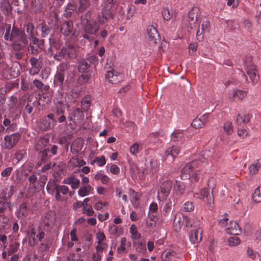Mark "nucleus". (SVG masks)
I'll return each mask as SVG.
<instances>
[{
	"instance_id": "nucleus-1",
	"label": "nucleus",
	"mask_w": 261,
	"mask_h": 261,
	"mask_svg": "<svg viewBox=\"0 0 261 261\" xmlns=\"http://www.w3.org/2000/svg\"><path fill=\"white\" fill-rule=\"evenodd\" d=\"M221 227L225 228L226 232L229 234L236 236L241 232V228L238 223L229 221L227 218H224L219 221Z\"/></svg>"
},
{
	"instance_id": "nucleus-2",
	"label": "nucleus",
	"mask_w": 261,
	"mask_h": 261,
	"mask_svg": "<svg viewBox=\"0 0 261 261\" xmlns=\"http://www.w3.org/2000/svg\"><path fill=\"white\" fill-rule=\"evenodd\" d=\"M45 236L44 232L40 227L33 228L28 233V243L31 246H35L41 241Z\"/></svg>"
},
{
	"instance_id": "nucleus-3",
	"label": "nucleus",
	"mask_w": 261,
	"mask_h": 261,
	"mask_svg": "<svg viewBox=\"0 0 261 261\" xmlns=\"http://www.w3.org/2000/svg\"><path fill=\"white\" fill-rule=\"evenodd\" d=\"M172 181L167 180L163 182L158 191V198L160 201H164L168 197L172 187Z\"/></svg>"
},
{
	"instance_id": "nucleus-4",
	"label": "nucleus",
	"mask_w": 261,
	"mask_h": 261,
	"mask_svg": "<svg viewBox=\"0 0 261 261\" xmlns=\"http://www.w3.org/2000/svg\"><path fill=\"white\" fill-rule=\"evenodd\" d=\"M194 197L196 198L205 200L207 206L210 208L214 207V198L213 194H210L206 188L201 189L198 192L194 194Z\"/></svg>"
},
{
	"instance_id": "nucleus-5",
	"label": "nucleus",
	"mask_w": 261,
	"mask_h": 261,
	"mask_svg": "<svg viewBox=\"0 0 261 261\" xmlns=\"http://www.w3.org/2000/svg\"><path fill=\"white\" fill-rule=\"evenodd\" d=\"M201 163L198 161H193L186 164L183 168L181 173V178L182 179L190 178L193 171L197 168L198 165Z\"/></svg>"
},
{
	"instance_id": "nucleus-6",
	"label": "nucleus",
	"mask_w": 261,
	"mask_h": 261,
	"mask_svg": "<svg viewBox=\"0 0 261 261\" xmlns=\"http://www.w3.org/2000/svg\"><path fill=\"white\" fill-rule=\"evenodd\" d=\"M180 151L179 147L177 146L173 145L168 147L165 152L164 161L167 163H172Z\"/></svg>"
},
{
	"instance_id": "nucleus-7",
	"label": "nucleus",
	"mask_w": 261,
	"mask_h": 261,
	"mask_svg": "<svg viewBox=\"0 0 261 261\" xmlns=\"http://www.w3.org/2000/svg\"><path fill=\"white\" fill-rule=\"evenodd\" d=\"M200 15V11L199 8L197 7H193L188 13V21L189 23L187 24V27L192 29L195 26V24Z\"/></svg>"
},
{
	"instance_id": "nucleus-8",
	"label": "nucleus",
	"mask_w": 261,
	"mask_h": 261,
	"mask_svg": "<svg viewBox=\"0 0 261 261\" xmlns=\"http://www.w3.org/2000/svg\"><path fill=\"white\" fill-rule=\"evenodd\" d=\"M249 79L252 85H255L259 81L258 71L254 65H251L246 69Z\"/></svg>"
},
{
	"instance_id": "nucleus-9",
	"label": "nucleus",
	"mask_w": 261,
	"mask_h": 261,
	"mask_svg": "<svg viewBox=\"0 0 261 261\" xmlns=\"http://www.w3.org/2000/svg\"><path fill=\"white\" fill-rule=\"evenodd\" d=\"M20 138L19 135L13 134L10 136H6L4 138V145L6 148L11 149L18 142Z\"/></svg>"
},
{
	"instance_id": "nucleus-10",
	"label": "nucleus",
	"mask_w": 261,
	"mask_h": 261,
	"mask_svg": "<svg viewBox=\"0 0 261 261\" xmlns=\"http://www.w3.org/2000/svg\"><path fill=\"white\" fill-rule=\"evenodd\" d=\"M148 42L150 44H155L159 39L157 30L152 25L148 26L147 29Z\"/></svg>"
},
{
	"instance_id": "nucleus-11",
	"label": "nucleus",
	"mask_w": 261,
	"mask_h": 261,
	"mask_svg": "<svg viewBox=\"0 0 261 261\" xmlns=\"http://www.w3.org/2000/svg\"><path fill=\"white\" fill-rule=\"evenodd\" d=\"M202 229L198 227L191 231L189 235L190 241L193 244L199 242L202 239Z\"/></svg>"
},
{
	"instance_id": "nucleus-12",
	"label": "nucleus",
	"mask_w": 261,
	"mask_h": 261,
	"mask_svg": "<svg viewBox=\"0 0 261 261\" xmlns=\"http://www.w3.org/2000/svg\"><path fill=\"white\" fill-rule=\"evenodd\" d=\"M210 24V22L208 19L204 17L201 24V30H198L197 32V38L198 39L200 40L203 38V33L209 31Z\"/></svg>"
},
{
	"instance_id": "nucleus-13",
	"label": "nucleus",
	"mask_w": 261,
	"mask_h": 261,
	"mask_svg": "<svg viewBox=\"0 0 261 261\" xmlns=\"http://www.w3.org/2000/svg\"><path fill=\"white\" fill-rule=\"evenodd\" d=\"M133 245L137 252L144 254L146 252V244L144 239L133 241Z\"/></svg>"
},
{
	"instance_id": "nucleus-14",
	"label": "nucleus",
	"mask_w": 261,
	"mask_h": 261,
	"mask_svg": "<svg viewBox=\"0 0 261 261\" xmlns=\"http://www.w3.org/2000/svg\"><path fill=\"white\" fill-rule=\"evenodd\" d=\"M63 183L65 184L70 185L72 189H76L79 187L80 181L74 175H71L65 178L63 180Z\"/></svg>"
},
{
	"instance_id": "nucleus-15",
	"label": "nucleus",
	"mask_w": 261,
	"mask_h": 261,
	"mask_svg": "<svg viewBox=\"0 0 261 261\" xmlns=\"http://www.w3.org/2000/svg\"><path fill=\"white\" fill-rule=\"evenodd\" d=\"M28 43L25 35L22 33L17 39V41L13 43V48L15 49H21Z\"/></svg>"
},
{
	"instance_id": "nucleus-16",
	"label": "nucleus",
	"mask_w": 261,
	"mask_h": 261,
	"mask_svg": "<svg viewBox=\"0 0 261 261\" xmlns=\"http://www.w3.org/2000/svg\"><path fill=\"white\" fill-rule=\"evenodd\" d=\"M119 76H120V75L117 74V73L113 69L108 71L106 74V77L108 82L112 84H116L119 82L120 78H119Z\"/></svg>"
},
{
	"instance_id": "nucleus-17",
	"label": "nucleus",
	"mask_w": 261,
	"mask_h": 261,
	"mask_svg": "<svg viewBox=\"0 0 261 261\" xmlns=\"http://www.w3.org/2000/svg\"><path fill=\"white\" fill-rule=\"evenodd\" d=\"M99 30V26L97 24L95 23L93 25L91 23L87 24L85 29V31L86 33L90 34H95L98 30ZM84 38H86L87 39H90L89 36L85 34L83 35Z\"/></svg>"
},
{
	"instance_id": "nucleus-18",
	"label": "nucleus",
	"mask_w": 261,
	"mask_h": 261,
	"mask_svg": "<svg viewBox=\"0 0 261 261\" xmlns=\"http://www.w3.org/2000/svg\"><path fill=\"white\" fill-rule=\"evenodd\" d=\"M147 173H154L157 171L159 167L158 162L155 159H151L146 164Z\"/></svg>"
},
{
	"instance_id": "nucleus-19",
	"label": "nucleus",
	"mask_w": 261,
	"mask_h": 261,
	"mask_svg": "<svg viewBox=\"0 0 261 261\" xmlns=\"http://www.w3.org/2000/svg\"><path fill=\"white\" fill-rule=\"evenodd\" d=\"M93 190V188L89 185L83 186L79 189L77 194L80 197H84L92 194Z\"/></svg>"
},
{
	"instance_id": "nucleus-20",
	"label": "nucleus",
	"mask_w": 261,
	"mask_h": 261,
	"mask_svg": "<svg viewBox=\"0 0 261 261\" xmlns=\"http://www.w3.org/2000/svg\"><path fill=\"white\" fill-rule=\"evenodd\" d=\"M228 97L233 100L242 99L244 97V92L240 90L230 91L228 94Z\"/></svg>"
},
{
	"instance_id": "nucleus-21",
	"label": "nucleus",
	"mask_w": 261,
	"mask_h": 261,
	"mask_svg": "<svg viewBox=\"0 0 261 261\" xmlns=\"http://www.w3.org/2000/svg\"><path fill=\"white\" fill-rule=\"evenodd\" d=\"M24 29L29 35V38L32 39L33 43L35 44L36 42L38 41V39L34 37L36 32L34 26L32 24L29 23L24 26Z\"/></svg>"
},
{
	"instance_id": "nucleus-22",
	"label": "nucleus",
	"mask_w": 261,
	"mask_h": 261,
	"mask_svg": "<svg viewBox=\"0 0 261 261\" xmlns=\"http://www.w3.org/2000/svg\"><path fill=\"white\" fill-rule=\"evenodd\" d=\"M49 143V139L47 138H42L37 143L35 148L40 151H44L46 150V147Z\"/></svg>"
},
{
	"instance_id": "nucleus-23",
	"label": "nucleus",
	"mask_w": 261,
	"mask_h": 261,
	"mask_svg": "<svg viewBox=\"0 0 261 261\" xmlns=\"http://www.w3.org/2000/svg\"><path fill=\"white\" fill-rule=\"evenodd\" d=\"M73 28L72 23L68 21L63 23L61 27V31L65 36H68L71 32Z\"/></svg>"
},
{
	"instance_id": "nucleus-24",
	"label": "nucleus",
	"mask_w": 261,
	"mask_h": 261,
	"mask_svg": "<svg viewBox=\"0 0 261 261\" xmlns=\"http://www.w3.org/2000/svg\"><path fill=\"white\" fill-rule=\"evenodd\" d=\"M109 232L115 236H120L123 233V228L121 226L112 224L109 227Z\"/></svg>"
},
{
	"instance_id": "nucleus-25",
	"label": "nucleus",
	"mask_w": 261,
	"mask_h": 261,
	"mask_svg": "<svg viewBox=\"0 0 261 261\" xmlns=\"http://www.w3.org/2000/svg\"><path fill=\"white\" fill-rule=\"evenodd\" d=\"M55 216L52 213L46 215L43 220L44 225L49 227H52L55 225Z\"/></svg>"
},
{
	"instance_id": "nucleus-26",
	"label": "nucleus",
	"mask_w": 261,
	"mask_h": 261,
	"mask_svg": "<svg viewBox=\"0 0 261 261\" xmlns=\"http://www.w3.org/2000/svg\"><path fill=\"white\" fill-rule=\"evenodd\" d=\"M185 187L183 183L176 181V184L173 188L174 194L176 196H181L185 192Z\"/></svg>"
},
{
	"instance_id": "nucleus-27",
	"label": "nucleus",
	"mask_w": 261,
	"mask_h": 261,
	"mask_svg": "<svg viewBox=\"0 0 261 261\" xmlns=\"http://www.w3.org/2000/svg\"><path fill=\"white\" fill-rule=\"evenodd\" d=\"M129 232L133 241L142 239L141 234L138 231L137 228L135 224H133L129 228Z\"/></svg>"
},
{
	"instance_id": "nucleus-28",
	"label": "nucleus",
	"mask_w": 261,
	"mask_h": 261,
	"mask_svg": "<svg viewBox=\"0 0 261 261\" xmlns=\"http://www.w3.org/2000/svg\"><path fill=\"white\" fill-rule=\"evenodd\" d=\"M94 179L96 180H100L102 184L107 185L110 181V178L107 175L101 171L97 172L94 175Z\"/></svg>"
},
{
	"instance_id": "nucleus-29",
	"label": "nucleus",
	"mask_w": 261,
	"mask_h": 261,
	"mask_svg": "<svg viewBox=\"0 0 261 261\" xmlns=\"http://www.w3.org/2000/svg\"><path fill=\"white\" fill-rule=\"evenodd\" d=\"M162 15L164 19L169 21L173 17L174 13L172 9L169 8H164L162 11Z\"/></svg>"
},
{
	"instance_id": "nucleus-30",
	"label": "nucleus",
	"mask_w": 261,
	"mask_h": 261,
	"mask_svg": "<svg viewBox=\"0 0 261 261\" xmlns=\"http://www.w3.org/2000/svg\"><path fill=\"white\" fill-rule=\"evenodd\" d=\"M157 216L154 215L149 214L146 219V226L148 228H152L155 227L156 221Z\"/></svg>"
},
{
	"instance_id": "nucleus-31",
	"label": "nucleus",
	"mask_w": 261,
	"mask_h": 261,
	"mask_svg": "<svg viewBox=\"0 0 261 261\" xmlns=\"http://www.w3.org/2000/svg\"><path fill=\"white\" fill-rule=\"evenodd\" d=\"M261 166V159L257 160L249 168V173L253 175L257 173Z\"/></svg>"
},
{
	"instance_id": "nucleus-32",
	"label": "nucleus",
	"mask_w": 261,
	"mask_h": 261,
	"mask_svg": "<svg viewBox=\"0 0 261 261\" xmlns=\"http://www.w3.org/2000/svg\"><path fill=\"white\" fill-rule=\"evenodd\" d=\"M67 54L69 58H74L75 56V50L73 48H63L60 53V57H63L65 56V54Z\"/></svg>"
},
{
	"instance_id": "nucleus-33",
	"label": "nucleus",
	"mask_w": 261,
	"mask_h": 261,
	"mask_svg": "<svg viewBox=\"0 0 261 261\" xmlns=\"http://www.w3.org/2000/svg\"><path fill=\"white\" fill-rule=\"evenodd\" d=\"M130 199L134 207H137L139 205V197L138 194L134 190H129Z\"/></svg>"
},
{
	"instance_id": "nucleus-34",
	"label": "nucleus",
	"mask_w": 261,
	"mask_h": 261,
	"mask_svg": "<svg viewBox=\"0 0 261 261\" xmlns=\"http://www.w3.org/2000/svg\"><path fill=\"white\" fill-rule=\"evenodd\" d=\"M184 221V215L181 213H176L173 221L174 226L179 228L182 226Z\"/></svg>"
},
{
	"instance_id": "nucleus-35",
	"label": "nucleus",
	"mask_w": 261,
	"mask_h": 261,
	"mask_svg": "<svg viewBox=\"0 0 261 261\" xmlns=\"http://www.w3.org/2000/svg\"><path fill=\"white\" fill-rule=\"evenodd\" d=\"M252 197L254 202L256 203L261 202V187H258L254 190Z\"/></svg>"
},
{
	"instance_id": "nucleus-36",
	"label": "nucleus",
	"mask_w": 261,
	"mask_h": 261,
	"mask_svg": "<svg viewBox=\"0 0 261 261\" xmlns=\"http://www.w3.org/2000/svg\"><path fill=\"white\" fill-rule=\"evenodd\" d=\"M183 137L184 134L180 130H175L171 135V140L174 142L182 141Z\"/></svg>"
},
{
	"instance_id": "nucleus-37",
	"label": "nucleus",
	"mask_w": 261,
	"mask_h": 261,
	"mask_svg": "<svg viewBox=\"0 0 261 261\" xmlns=\"http://www.w3.org/2000/svg\"><path fill=\"white\" fill-rule=\"evenodd\" d=\"M21 34L22 33L18 29L13 28L11 33V40L13 41L14 43L16 42Z\"/></svg>"
},
{
	"instance_id": "nucleus-38",
	"label": "nucleus",
	"mask_w": 261,
	"mask_h": 261,
	"mask_svg": "<svg viewBox=\"0 0 261 261\" xmlns=\"http://www.w3.org/2000/svg\"><path fill=\"white\" fill-rule=\"evenodd\" d=\"M247 255L252 260L256 259L258 256V253L257 252L253 250L249 247L247 249Z\"/></svg>"
},
{
	"instance_id": "nucleus-39",
	"label": "nucleus",
	"mask_w": 261,
	"mask_h": 261,
	"mask_svg": "<svg viewBox=\"0 0 261 261\" xmlns=\"http://www.w3.org/2000/svg\"><path fill=\"white\" fill-rule=\"evenodd\" d=\"M183 209L186 212H191L194 209V205L192 201H187L183 205Z\"/></svg>"
},
{
	"instance_id": "nucleus-40",
	"label": "nucleus",
	"mask_w": 261,
	"mask_h": 261,
	"mask_svg": "<svg viewBox=\"0 0 261 261\" xmlns=\"http://www.w3.org/2000/svg\"><path fill=\"white\" fill-rule=\"evenodd\" d=\"M228 244L230 246L238 245L240 243V240L238 237L234 236L228 239Z\"/></svg>"
},
{
	"instance_id": "nucleus-41",
	"label": "nucleus",
	"mask_w": 261,
	"mask_h": 261,
	"mask_svg": "<svg viewBox=\"0 0 261 261\" xmlns=\"http://www.w3.org/2000/svg\"><path fill=\"white\" fill-rule=\"evenodd\" d=\"M18 247L19 244L16 243L10 245L9 247L8 251V255H11L12 254L15 253L17 251Z\"/></svg>"
},
{
	"instance_id": "nucleus-42",
	"label": "nucleus",
	"mask_w": 261,
	"mask_h": 261,
	"mask_svg": "<svg viewBox=\"0 0 261 261\" xmlns=\"http://www.w3.org/2000/svg\"><path fill=\"white\" fill-rule=\"evenodd\" d=\"M191 125L195 128H200L204 126L202 122L198 118H195L193 120L191 123Z\"/></svg>"
},
{
	"instance_id": "nucleus-43",
	"label": "nucleus",
	"mask_w": 261,
	"mask_h": 261,
	"mask_svg": "<svg viewBox=\"0 0 261 261\" xmlns=\"http://www.w3.org/2000/svg\"><path fill=\"white\" fill-rule=\"evenodd\" d=\"M89 64L87 61L85 60L82 61L79 66V70L80 72H84L89 67Z\"/></svg>"
},
{
	"instance_id": "nucleus-44",
	"label": "nucleus",
	"mask_w": 261,
	"mask_h": 261,
	"mask_svg": "<svg viewBox=\"0 0 261 261\" xmlns=\"http://www.w3.org/2000/svg\"><path fill=\"white\" fill-rule=\"evenodd\" d=\"M82 213L85 214L87 216H91L94 214V211L91 205L83 207Z\"/></svg>"
},
{
	"instance_id": "nucleus-45",
	"label": "nucleus",
	"mask_w": 261,
	"mask_h": 261,
	"mask_svg": "<svg viewBox=\"0 0 261 261\" xmlns=\"http://www.w3.org/2000/svg\"><path fill=\"white\" fill-rule=\"evenodd\" d=\"M223 128L225 132L228 135L231 134L233 132L232 124L229 121L226 122L224 124Z\"/></svg>"
},
{
	"instance_id": "nucleus-46",
	"label": "nucleus",
	"mask_w": 261,
	"mask_h": 261,
	"mask_svg": "<svg viewBox=\"0 0 261 261\" xmlns=\"http://www.w3.org/2000/svg\"><path fill=\"white\" fill-rule=\"evenodd\" d=\"M172 208V202L171 201L167 202L163 207V214L165 216H167L170 212Z\"/></svg>"
},
{
	"instance_id": "nucleus-47",
	"label": "nucleus",
	"mask_w": 261,
	"mask_h": 261,
	"mask_svg": "<svg viewBox=\"0 0 261 261\" xmlns=\"http://www.w3.org/2000/svg\"><path fill=\"white\" fill-rule=\"evenodd\" d=\"M93 162H95L99 167L104 166L106 163V160L103 155H102L100 157H96L95 160H93Z\"/></svg>"
},
{
	"instance_id": "nucleus-48",
	"label": "nucleus",
	"mask_w": 261,
	"mask_h": 261,
	"mask_svg": "<svg viewBox=\"0 0 261 261\" xmlns=\"http://www.w3.org/2000/svg\"><path fill=\"white\" fill-rule=\"evenodd\" d=\"M126 239L125 238H122L120 241V245L118 247L117 250L118 251L124 252L126 250Z\"/></svg>"
},
{
	"instance_id": "nucleus-49",
	"label": "nucleus",
	"mask_w": 261,
	"mask_h": 261,
	"mask_svg": "<svg viewBox=\"0 0 261 261\" xmlns=\"http://www.w3.org/2000/svg\"><path fill=\"white\" fill-rule=\"evenodd\" d=\"M130 152L132 154H136L139 152L140 145L138 143H135L130 147Z\"/></svg>"
},
{
	"instance_id": "nucleus-50",
	"label": "nucleus",
	"mask_w": 261,
	"mask_h": 261,
	"mask_svg": "<svg viewBox=\"0 0 261 261\" xmlns=\"http://www.w3.org/2000/svg\"><path fill=\"white\" fill-rule=\"evenodd\" d=\"M108 205V203L105 202H102L101 201H98L97 202H96L94 204H93V206H94V208L96 210H97V211H100L101 210H102V208L106 205Z\"/></svg>"
},
{
	"instance_id": "nucleus-51",
	"label": "nucleus",
	"mask_w": 261,
	"mask_h": 261,
	"mask_svg": "<svg viewBox=\"0 0 261 261\" xmlns=\"http://www.w3.org/2000/svg\"><path fill=\"white\" fill-rule=\"evenodd\" d=\"M201 175V172L198 170H195L192 173V175L190 178L191 179L192 181H197L199 179V176Z\"/></svg>"
},
{
	"instance_id": "nucleus-52",
	"label": "nucleus",
	"mask_w": 261,
	"mask_h": 261,
	"mask_svg": "<svg viewBox=\"0 0 261 261\" xmlns=\"http://www.w3.org/2000/svg\"><path fill=\"white\" fill-rule=\"evenodd\" d=\"M56 188L59 190V192H61L63 195H65L68 194L69 192V188L68 187L65 185H58L56 186Z\"/></svg>"
},
{
	"instance_id": "nucleus-53",
	"label": "nucleus",
	"mask_w": 261,
	"mask_h": 261,
	"mask_svg": "<svg viewBox=\"0 0 261 261\" xmlns=\"http://www.w3.org/2000/svg\"><path fill=\"white\" fill-rule=\"evenodd\" d=\"M96 239L98 244H101L102 242L106 239V236L102 231H98L96 234Z\"/></svg>"
},
{
	"instance_id": "nucleus-54",
	"label": "nucleus",
	"mask_w": 261,
	"mask_h": 261,
	"mask_svg": "<svg viewBox=\"0 0 261 261\" xmlns=\"http://www.w3.org/2000/svg\"><path fill=\"white\" fill-rule=\"evenodd\" d=\"M110 171L113 174L118 175L120 173V168L117 165L112 164L110 166Z\"/></svg>"
},
{
	"instance_id": "nucleus-55",
	"label": "nucleus",
	"mask_w": 261,
	"mask_h": 261,
	"mask_svg": "<svg viewBox=\"0 0 261 261\" xmlns=\"http://www.w3.org/2000/svg\"><path fill=\"white\" fill-rule=\"evenodd\" d=\"M254 230V226L252 223L251 224L248 223L246 224V237L252 234Z\"/></svg>"
},
{
	"instance_id": "nucleus-56",
	"label": "nucleus",
	"mask_w": 261,
	"mask_h": 261,
	"mask_svg": "<svg viewBox=\"0 0 261 261\" xmlns=\"http://www.w3.org/2000/svg\"><path fill=\"white\" fill-rule=\"evenodd\" d=\"M55 190H56V195H55V198L58 201H63L66 200V198H65L64 197H62L61 195V192H59V190L55 187Z\"/></svg>"
},
{
	"instance_id": "nucleus-57",
	"label": "nucleus",
	"mask_w": 261,
	"mask_h": 261,
	"mask_svg": "<svg viewBox=\"0 0 261 261\" xmlns=\"http://www.w3.org/2000/svg\"><path fill=\"white\" fill-rule=\"evenodd\" d=\"M41 68V65L40 64H37V65H35L32 66V67L30 69V72L31 74L34 75L38 73Z\"/></svg>"
},
{
	"instance_id": "nucleus-58",
	"label": "nucleus",
	"mask_w": 261,
	"mask_h": 261,
	"mask_svg": "<svg viewBox=\"0 0 261 261\" xmlns=\"http://www.w3.org/2000/svg\"><path fill=\"white\" fill-rule=\"evenodd\" d=\"M83 115V112L79 108L75 109L73 113L74 117H76L77 119H80Z\"/></svg>"
},
{
	"instance_id": "nucleus-59",
	"label": "nucleus",
	"mask_w": 261,
	"mask_h": 261,
	"mask_svg": "<svg viewBox=\"0 0 261 261\" xmlns=\"http://www.w3.org/2000/svg\"><path fill=\"white\" fill-rule=\"evenodd\" d=\"M11 29V25L9 24L7 27L4 38L6 40H12V36H11V34H10Z\"/></svg>"
},
{
	"instance_id": "nucleus-60",
	"label": "nucleus",
	"mask_w": 261,
	"mask_h": 261,
	"mask_svg": "<svg viewBox=\"0 0 261 261\" xmlns=\"http://www.w3.org/2000/svg\"><path fill=\"white\" fill-rule=\"evenodd\" d=\"M55 80L58 84L61 85L64 80V75H62L60 73L56 75L55 76Z\"/></svg>"
},
{
	"instance_id": "nucleus-61",
	"label": "nucleus",
	"mask_w": 261,
	"mask_h": 261,
	"mask_svg": "<svg viewBox=\"0 0 261 261\" xmlns=\"http://www.w3.org/2000/svg\"><path fill=\"white\" fill-rule=\"evenodd\" d=\"M8 220L6 217H0V229L4 228L7 225Z\"/></svg>"
},
{
	"instance_id": "nucleus-62",
	"label": "nucleus",
	"mask_w": 261,
	"mask_h": 261,
	"mask_svg": "<svg viewBox=\"0 0 261 261\" xmlns=\"http://www.w3.org/2000/svg\"><path fill=\"white\" fill-rule=\"evenodd\" d=\"M81 104L82 106L88 108L90 105L89 97H85L84 98H83L81 101Z\"/></svg>"
},
{
	"instance_id": "nucleus-63",
	"label": "nucleus",
	"mask_w": 261,
	"mask_h": 261,
	"mask_svg": "<svg viewBox=\"0 0 261 261\" xmlns=\"http://www.w3.org/2000/svg\"><path fill=\"white\" fill-rule=\"evenodd\" d=\"M172 252L171 251H167L163 254L162 256V258L163 260L165 261H169L170 259V256L171 255Z\"/></svg>"
},
{
	"instance_id": "nucleus-64",
	"label": "nucleus",
	"mask_w": 261,
	"mask_h": 261,
	"mask_svg": "<svg viewBox=\"0 0 261 261\" xmlns=\"http://www.w3.org/2000/svg\"><path fill=\"white\" fill-rule=\"evenodd\" d=\"M109 216V214L108 213H106L104 215L99 214L98 215V219L100 221L102 222L108 219Z\"/></svg>"
}]
</instances>
